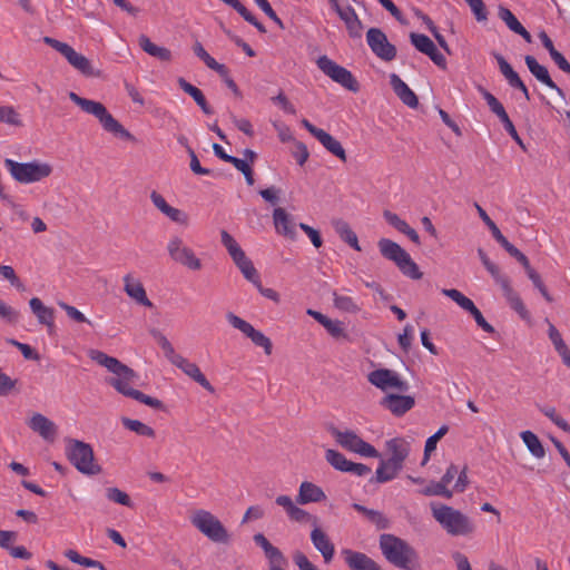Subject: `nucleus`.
Returning <instances> with one entry per match:
<instances>
[{
  "instance_id": "1",
  "label": "nucleus",
  "mask_w": 570,
  "mask_h": 570,
  "mask_svg": "<svg viewBox=\"0 0 570 570\" xmlns=\"http://www.w3.org/2000/svg\"><path fill=\"white\" fill-rule=\"evenodd\" d=\"M89 357L115 375L108 377L106 382L118 393L126 397L134 399L151 409L165 410V405L160 400L146 395L145 393L134 389L132 385L138 379L137 373L126 364L121 363L118 358L109 356L98 350H90Z\"/></svg>"
},
{
  "instance_id": "2",
  "label": "nucleus",
  "mask_w": 570,
  "mask_h": 570,
  "mask_svg": "<svg viewBox=\"0 0 570 570\" xmlns=\"http://www.w3.org/2000/svg\"><path fill=\"white\" fill-rule=\"evenodd\" d=\"M380 549L384 558L394 567L403 570H416L417 553L405 540L390 533L380 537Z\"/></svg>"
},
{
  "instance_id": "3",
  "label": "nucleus",
  "mask_w": 570,
  "mask_h": 570,
  "mask_svg": "<svg viewBox=\"0 0 570 570\" xmlns=\"http://www.w3.org/2000/svg\"><path fill=\"white\" fill-rule=\"evenodd\" d=\"M69 98L82 111L96 117L105 131L126 140H131L134 138L132 135L107 110L104 104L82 98L73 91L69 92Z\"/></svg>"
},
{
  "instance_id": "4",
  "label": "nucleus",
  "mask_w": 570,
  "mask_h": 570,
  "mask_svg": "<svg viewBox=\"0 0 570 570\" xmlns=\"http://www.w3.org/2000/svg\"><path fill=\"white\" fill-rule=\"evenodd\" d=\"M432 515L453 537H469L474 533V522L463 512L445 504H431Z\"/></svg>"
},
{
  "instance_id": "5",
  "label": "nucleus",
  "mask_w": 570,
  "mask_h": 570,
  "mask_svg": "<svg viewBox=\"0 0 570 570\" xmlns=\"http://www.w3.org/2000/svg\"><path fill=\"white\" fill-rule=\"evenodd\" d=\"M377 246L381 255L384 258L392 261L403 275L412 279L422 278L423 274L420 272L417 264L397 243L389 238H381L377 243Z\"/></svg>"
},
{
  "instance_id": "6",
  "label": "nucleus",
  "mask_w": 570,
  "mask_h": 570,
  "mask_svg": "<svg viewBox=\"0 0 570 570\" xmlns=\"http://www.w3.org/2000/svg\"><path fill=\"white\" fill-rule=\"evenodd\" d=\"M66 454L79 472L87 475H96L101 472V466L95 462L94 450L89 443L68 439Z\"/></svg>"
},
{
  "instance_id": "7",
  "label": "nucleus",
  "mask_w": 570,
  "mask_h": 570,
  "mask_svg": "<svg viewBox=\"0 0 570 570\" xmlns=\"http://www.w3.org/2000/svg\"><path fill=\"white\" fill-rule=\"evenodd\" d=\"M190 523L213 542L227 544L230 541V535L225 525L207 510L194 511L190 515Z\"/></svg>"
},
{
  "instance_id": "8",
  "label": "nucleus",
  "mask_w": 570,
  "mask_h": 570,
  "mask_svg": "<svg viewBox=\"0 0 570 570\" xmlns=\"http://www.w3.org/2000/svg\"><path fill=\"white\" fill-rule=\"evenodd\" d=\"M4 165L11 176L21 184L40 181L52 173V167L47 163H18L12 159H6Z\"/></svg>"
},
{
  "instance_id": "9",
  "label": "nucleus",
  "mask_w": 570,
  "mask_h": 570,
  "mask_svg": "<svg viewBox=\"0 0 570 570\" xmlns=\"http://www.w3.org/2000/svg\"><path fill=\"white\" fill-rule=\"evenodd\" d=\"M485 269L491 274L494 282L501 287L503 296L509 303L510 307L527 322L531 321L530 312L527 309L520 295L512 288L510 278L500 273V268L494 264L490 263Z\"/></svg>"
},
{
  "instance_id": "10",
  "label": "nucleus",
  "mask_w": 570,
  "mask_h": 570,
  "mask_svg": "<svg viewBox=\"0 0 570 570\" xmlns=\"http://www.w3.org/2000/svg\"><path fill=\"white\" fill-rule=\"evenodd\" d=\"M327 431L335 439V441L345 450L361 454L366 458H381L379 451L373 445L362 440L355 432H342L333 424L328 425Z\"/></svg>"
},
{
  "instance_id": "11",
  "label": "nucleus",
  "mask_w": 570,
  "mask_h": 570,
  "mask_svg": "<svg viewBox=\"0 0 570 570\" xmlns=\"http://www.w3.org/2000/svg\"><path fill=\"white\" fill-rule=\"evenodd\" d=\"M317 67L333 81L340 83L345 89L357 92L360 90V83L353 73L345 67L337 65L335 61L330 59L327 56H321L317 61Z\"/></svg>"
},
{
  "instance_id": "12",
  "label": "nucleus",
  "mask_w": 570,
  "mask_h": 570,
  "mask_svg": "<svg viewBox=\"0 0 570 570\" xmlns=\"http://www.w3.org/2000/svg\"><path fill=\"white\" fill-rule=\"evenodd\" d=\"M167 252L173 262L190 271H199L202 268L200 259L196 257L194 250L179 236H173L168 240Z\"/></svg>"
},
{
  "instance_id": "13",
  "label": "nucleus",
  "mask_w": 570,
  "mask_h": 570,
  "mask_svg": "<svg viewBox=\"0 0 570 570\" xmlns=\"http://www.w3.org/2000/svg\"><path fill=\"white\" fill-rule=\"evenodd\" d=\"M228 323L236 330L240 331L245 336L250 338L253 344L264 350L266 355L273 352L272 341L261 331L255 330L250 323L229 312L226 314Z\"/></svg>"
},
{
  "instance_id": "14",
  "label": "nucleus",
  "mask_w": 570,
  "mask_h": 570,
  "mask_svg": "<svg viewBox=\"0 0 570 570\" xmlns=\"http://www.w3.org/2000/svg\"><path fill=\"white\" fill-rule=\"evenodd\" d=\"M366 42L372 52L383 61H392L396 57V47L392 45L380 28H370L366 32Z\"/></svg>"
},
{
  "instance_id": "15",
  "label": "nucleus",
  "mask_w": 570,
  "mask_h": 570,
  "mask_svg": "<svg viewBox=\"0 0 570 570\" xmlns=\"http://www.w3.org/2000/svg\"><path fill=\"white\" fill-rule=\"evenodd\" d=\"M301 124L314 138H316L320 141V144L328 153H331L332 155H334L344 163L347 160L345 149L336 138L326 132L324 129L317 128L305 118L302 119Z\"/></svg>"
},
{
  "instance_id": "16",
  "label": "nucleus",
  "mask_w": 570,
  "mask_h": 570,
  "mask_svg": "<svg viewBox=\"0 0 570 570\" xmlns=\"http://www.w3.org/2000/svg\"><path fill=\"white\" fill-rule=\"evenodd\" d=\"M332 9L338 14L340 19L344 22L346 31L352 39H361L364 26L360 20L354 8L351 6H341L338 0H328Z\"/></svg>"
},
{
  "instance_id": "17",
  "label": "nucleus",
  "mask_w": 570,
  "mask_h": 570,
  "mask_svg": "<svg viewBox=\"0 0 570 570\" xmlns=\"http://www.w3.org/2000/svg\"><path fill=\"white\" fill-rule=\"evenodd\" d=\"M367 379L371 384L381 389L382 391H385L389 387H395L400 392H406L409 390L407 382L401 380L399 375L392 370L380 368L372 371Z\"/></svg>"
},
{
  "instance_id": "18",
  "label": "nucleus",
  "mask_w": 570,
  "mask_h": 570,
  "mask_svg": "<svg viewBox=\"0 0 570 570\" xmlns=\"http://www.w3.org/2000/svg\"><path fill=\"white\" fill-rule=\"evenodd\" d=\"M380 404L395 416H402L415 405V400L410 395L387 394Z\"/></svg>"
},
{
  "instance_id": "19",
  "label": "nucleus",
  "mask_w": 570,
  "mask_h": 570,
  "mask_svg": "<svg viewBox=\"0 0 570 570\" xmlns=\"http://www.w3.org/2000/svg\"><path fill=\"white\" fill-rule=\"evenodd\" d=\"M122 281L124 291L131 299L145 307H154L153 302L147 297L146 289L139 279L134 278L131 274H126Z\"/></svg>"
},
{
  "instance_id": "20",
  "label": "nucleus",
  "mask_w": 570,
  "mask_h": 570,
  "mask_svg": "<svg viewBox=\"0 0 570 570\" xmlns=\"http://www.w3.org/2000/svg\"><path fill=\"white\" fill-rule=\"evenodd\" d=\"M311 541L314 548L322 554L324 562L330 563L334 558L335 547L328 535L318 525L312 530Z\"/></svg>"
},
{
  "instance_id": "21",
  "label": "nucleus",
  "mask_w": 570,
  "mask_h": 570,
  "mask_svg": "<svg viewBox=\"0 0 570 570\" xmlns=\"http://www.w3.org/2000/svg\"><path fill=\"white\" fill-rule=\"evenodd\" d=\"M524 62L529 69V71L543 85L549 87L552 90H556L559 96L564 98L563 90L558 87V85L551 79L548 69L540 65L533 56H525Z\"/></svg>"
},
{
  "instance_id": "22",
  "label": "nucleus",
  "mask_w": 570,
  "mask_h": 570,
  "mask_svg": "<svg viewBox=\"0 0 570 570\" xmlns=\"http://www.w3.org/2000/svg\"><path fill=\"white\" fill-rule=\"evenodd\" d=\"M343 554L351 570H382L376 561L363 552L346 549L343 551Z\"/></svg>"
},
{
  "instance_id": "23",
  "label": "nucleus",
  "mask_w": 570,
  "mask_h": 570,
  "mask_svg": "<svg viewBox=\"0 0 570 570\" xmlns=\"http://www.w3.org/2000/svg\"><path fill=\"white\" fill-rule=\"evenodd\" d=\"M253 540L264 551L265 557L268 559L269 568L286 564L287 560L283 552L274 547L263 533L254 534Z\"/></svg>"
},
{
  "instance_id": "24",
  "label": "nucleus",
  "mask_w": 570,
  "mask_h": 570,
  "mask_svg": "<svg viewBox=\"0 0 570 570\" xmlns=\"http://www.w3.org/2000/svg\"><path fill=\"white\" fill-rule=\"evenodd\" d=\"M495 59L499 65L500 71L507 79L508 83L512 88L520 90L523 94L524 98L527 100H530V94L527 86L519 77V75L513 70L511 65L501 55H495Z\"/></svg>"
},
{
  "instance_id": "25",
  "label": "nucleus",
  "mask_w": 570,
  "mask_h": 570,
  "mask_svg": "<svg viewBox=\"0 0 570 570\" xmlns=\"http://www.w3.org/2000/svg\"><path fill=\"white\" fill-rule=\"evenodd\" d=\"M390 456L386 459L403 468L404 461L410 454V443L403 438H394L385 443Z\"/></svg>"
},
{
  "instance_id": "26",
  "label": "nucleus",
  "mask_w": 570,
  "mask_h": 570,
  "mask_svg": "<svg viewBox=\"0 0 570 570\" xmlns=\"http://www.w3.org/2000/svg\"><path fill=\"white\" fill-rule=\"evenodd\" d=\"M390 83L395 95L404 105L411 108L417 107L419 100L416 95L396 73L390 75Z\"/></svg>"
},
{
  "instance_id": "27",
  "label": "nucleus",
  "mask_w": 570,
  "mask_h": 570,
  "mask_svg": "<svg viewBox=\"0 0 570 570\" xmlns=\"http://www.w3.org/2000/svg\"><path fill=\"white\" fill-rule=\"evenodd\" d=\"M150 199L154 206L166 215L170 220L178 224H187V215L178 208L167 204L166 199L156 190L150 194Z\"/></svg>"
},
{
  "instance_id": "28",
  "label": "nucleus",
  "mask_w": 570,
  "mask_h": 570,
  "mask_svg": "<svg viewBox=\"0 0 570 570\" xmlns=\"http://www.w3.org/2000/svg\"><path fill=\"white\" fill-rule=\"evenodd\" d=\"M29 428L47 441H53L57 434L56 424L40 413L31 416Z\"/></svg>"
},
{
  "instance_id": "29",
  "label": "nucleus",
  "mask_w": 570,
  "mask_h": 570,
  "mask_svg": "<svg viewBox=\"0 0 570 570\" xmlns=\"http://www.w3.org/2000/svg\"><path fill=\"white\" fill-rule=\"evenodd\" d=\"M65 58L68 62L77 69L80 73L86 77H99L100 71L96 70L91 65L90 60L86 58L83 55L77 52L72 47L65 55Z\"/></svg>"
},
{
  "instance_id": "30",
  "label": "nucleus",
  "mask_w": 570,
  "mask_h": 570,
  "mask_svg": "<svg viewBox=\"0 0 570 570\" xmlns=\"http://www.w3.org/2000/svg\"><path fill=\"white\" fill-rule=\"evenodd\" d=\"M326 499L324 491L316 484L304 481L299 485L296 502L298 504L316 503Z\"/></svg>"
},
{
  "instance_id": "31",
  "label": "nucleus",
  "mask_w": 570,
  "mask_h": 570,
  "mask_svg": "<svg viewBox=\"0 0 570 570\" xmlns=\"http://www.w3.org/2000/svg\"><path fill=\"white\" fill-rule=\"evenodd\" d=\"M29 306L36 315L38 322L48 327L49 333L55 328V312L51 307L43 305L40 298L32 297L29 301Z\"/></svg>"
},
{
  "instance_id": "32",
  "label": "nucleus",
  "mask_w": 570,
  "mask_h": 570,
  "mask_svg": "<svg viewBox=\"0 0 570 570\" xmlns=\"http://www.w3.org/2000/svg\"><path fill=\"white\" fill-rule=\"evenodd\" d=\"M402 466L386 459H381L375 475L370 479V483H386L394 480L402 471Z\"/></svg>"
},
{
  "instance_id": "33",
  "label": "nucleus",
  "mask_w": 570,
  "mask_h": 570,
  "mask_svg": "<svg viewBox=\"0 0 570 570\" xmlns=\"http://www.w3.org/2000/svg\"><path fill=\"white\" fill-rule=\"evenodd\" d=\"M181 370L187 376L198 383L202 387H204L209 393H215V387L210 384V382L206 379V376L202 373L200 368L196 363L188 361L184 357L180 363L176 366Z\"/></svg>"
},
{
  "instance_id": "34",
  "label": "nucleus",
  "mask_w": 570,
  "mask_h": 570,
  "mask_svg": "<svg viewBox=\"0 0 570 570\" xmlns=\"http://www.w3.org/2000/svg\"><path fill=\"white\" fill-rule=\"evenodd\" d=\"M274 225L276 232L283 236L294 239L296 236L295 226L292 223L291 216L282 207H277L273 212Z\"/></svg>"
},
{
  "instance_id": "35",
  "label": "nucleus",
  "mask_w": 570,
  "mask_h": 570,
  "mask_svg": "<svg viewBox=\"0 0 570 570\" xmlns=\"http://www.w3.org/2000/svg\"><path fill=\"white\" fill-rule=\"evenodd\" d=\"M178 86L184 92L189 95L195 100V102L199 106V108L202 109V111L205 115L214 114L213 108L208 105V102L200 89L193 86L185 78H181V77L178 78Z\"/></svg>"
},
{
  "instance_id": "36",
  "label": "nucleus",
  "mask_w": 570,
  "mask_h": 570,
  "mask_svg": "<svg viewBox=\"0 0 570 570\" xmlns=\"http://www.w3.org/2000/svg\"><path fill=\"white\" fill-rule=\"evenodd\" d=\"M138 43L146 53L160 61L168 62L173 58L171 51L169 49L157 46L146 35H141L139 37Z\"/></svg>"
},
{
  "instance_id": "37",
  "label": "nucleus",
  "mask_w": 570,
  "mask_h": 570,
  "mask_svg": "<svg viewBox=\"0 0 570 570\" xmlns=\"http://www.w3.org/2000/svg\"><path fill=\"white\" fill-rule=\"evenodd\" d=\"M334 229L338 234L340 238L348 244L352 248L360 252L361 247L358 245L357 235L352 230L348 223L343 219H338L334 222Z\"/></svg>"
},
{
  "instance_id": "38",
  "label": "nucleus",
  "mask_w": 570,
  "mask_h": 570,
  "mask_svg": "<svg viewBox=\"0 0 570 570\" xmlns=\"http://www.w3.org/2000/svg\"><path fill=\"white\" fill-rule=\"evenodd\" d=\"M529 452L537 459H542L546 455V450L539 438L531 431H523L520 434Z\"/></svg>"
},
{
  "instance_id": "39",
  "label": "nucleus",
  "mask_w": 570,
  "mask_h": 570,
  "mask_svg": "<svg viewBox=\"0 0 570 570\" xmlns=\"http://www.w3.org/2000/svg\"><path fill=\"white\" fill-rule=\"evenodd\" d=\"M194 53L204 61V63L217 73H224L225 65L217 62L203 47L200 42H195L193 46Z\"/></svg>"
},
{
  "instance_id": "40",
  "label": "nucleus",
  "mask_w": 570,
  "mask_h": 570,
  "mask_svg": "<svg viewBox=\"0 0 570 570\" xmlns=\"http://www.w3.org/2000/svg\"><path fill=\"white\" fill-rule=\"evenodd\" d=\"M233 262L248 282L253 283L259 276L253 262L246 256L245 253L240 257H235Z\"/></svg>"
},
{
  "instance_id": "41",
  "label": "nucleus",
  "mask_w": 570,
  "mask_h": 570,
  "mask_svg": "<svg viewBox=\"0 0 570 570\" xmlns=\"http://www.w3.org/2000/svg\"><path fill=\"white\" fill-rule=\"evenodd\" d=\"M121 423L126 429L137 433L138 435L147 436V438H155V435H156L155 430L153 428L140 422L139 420H134V419L124 416V417H121Z\"/></svg>"
},
{
  "instance_id": "42",
  "label": "nucleus",
  "mask_w": 570,
  "mask_h": 570,
  "mask_svg": "<svg viewBox=\"0 0 570 570\" xmlns=\"http://www.w3.org/2000/svg\"><path fill=\"white\" fill-rule=\"evenodd\" d=\"M442 294L455 302L461 308L471 313L476 306L474 303L455 288H443Z\"/></svg>"
},
{
  "instance_id": "43",
  "label": "nucleus",
  "mask_w": 570,
  "mask_h": 570,
  "mask_svg": "<svg viewBox=\"0 0 570 570\" xmlns=\"http://www.w3.org/2000/svg\"><path fill=\"white\" fill-rule=\"evenodd\" d=\"M479 92L482 95L483 99L487 101L490 110L499 118L502 119L508 114L503 107V105L485 88L482 86L478 87Z\"/></svg>"
},
{
  "instance_id": "44",
  "label": "nucleus",
  "mask_w": 570,
  "mask_h": 570,
  "mask_svg": "<svg viewBox=\"0 0 570 570\" xmlns=\"http://www.w3.org/2000/svg\"><path fill=\"white\" fill-rule=\"evenodd\" d=\"M325 459L334 469L342 472H346V468L351 462L344 454L333 449H328L325 452Z\"/></svg>"
},
{
  "instance_id": "45",
  "label": "nucleus",
  "mask_w": 570,
  "mask_h": 570,
  "mask_svg": "<svg viewBox=\"0 0 570 570\" xmlns=\"http://www.w3.org/2000/svg\"><path fill=\"white\" fill-rule=\"evenodd\" d=\"M475 208L478 210V214L480 216V218L484 222V224L489 227V229L491 230L492 233V236L493 238L500 244L502 245L504 243V240H507V238L503 236V234L501 233V230L498 228V226L495 225V223L489 217V215L487 214V212L479 205L475 203Z\"/></svg>"
},
{
  "instance_id": "46",
  "label": "nucleus",
  "mask_w": 570,
  "mask_h": 570,
  "mask_svg": "<svg viewBox=\"0 0 570 570\" xmlns=\"http://www.w3.org/2000/svg\"><path fill=\"white\" fill-rule=\"evenodd\" d=\"M449 431L448 425H442L432 436H430L424 446V458L422 461V464H425L429 459L430 454L436 449L438 441L443 438Z\"/></svg>"
},
{
  "instance_id": "47",
  "label": "nucleus",
  "mask_w": 570,
  "mask_h": 570,
  "mask_svg": "<svg viewBox=\"0 0 570 570\" xmlns=\"http://www.w3.org/2000/svg\"><path fill=\"white\" fill-rule=\"evenodd\" d=\"M333 297L334 306L340 311L346 313H357L360 311V307L352 297L338 295L336 292L333 293Z\"/></svg>"
},
{
  "instance_id": "48",
  "label": "nucleus",
  "mask_w": 570,
  "mask_h": 570,
  "mask_svg": "<svg viewBox=\"0 0 570 570\" xmlns=\"http://www.w3.org/2000/svg\"><path fill=\"white\" fill-rule=\"evenodd\" d=\"M421 494L425 497H444L446 499H451L453 495V491L449 490L441 481L439 482H431L430 485L425 487L424 489L419 491Z\"/></svg>"
},
{
  "instance_id": "49",
  "label": "nucleus",
  "mask_w": 570,
  "mask_h": 570,
  "mask_svg": "<svg viewBox=\"0 0 570 570\" xmlns=\"http://www.w3.org/2000/svg\"><path fill=\"white\" fill-rule=\"evenodd\" d=\"M106 497L109 501H112L115 503L125 505V507H132V501L130 497L124 492L122 490L111 487L106 489Z\"/></svg>"
},
{
  "instance_id": "50",
  "label": "nucleus",
  "mask_w": 570,
  "mask_h": 570,
  "mask_svg": "<svg viewBox=\"0 0 570 570\" xmlns=\"http://www.w3.org/2000/svg\"><path fill=\"white\" fill-rule=\"evenodd\" d=\"M288 518L293 521L301 523H311L315 527L318 525V518L308 513L307 511L298 508L297 505L291 511Z\"/></svg>"
},
{
  "instance_id": "51",
  "label": "nucleus",
  "mask_w": 570,
  "mask_h": 570,
  "mask_svg": "<svg viewBox=\"0 0 570 570\" xmlns=\"http://www.w3.org/2000/svg\"><path fill=\"white\" fill-rule=\"evenodd\" d=\"M0 121L12 126L22 125L20 115L11 106H0Z\"/></svg>"
},
{
  "instance_id": "52",
  "label": "nucleus",
  "mask_w": 570,
  "mask_h": 570,
  "mask_svg": "<svg viewBox=\"0 0 570 570\" xmlns=\"http://www.w3.org/2000/svg\"><path fill=\"white\" fill-rule=\"evenodd\" d=\"M58 306L63 309L67 314V316L76 322V323H87L88 325L92 326V323L90 320H88L79 309H77L75 306L67 304L66 302H58Z\"/></svg>"
},
{
  "instance_id": "53",
  "label": "nucleus",
  "mask_w": 570,
  "mask_h": 570,
  "mask_svg": "<svg viewBox=\"0 0 570 570\" xmlns=\"http://www.w3.org/2000/svg\"><path fill=\"white\" fill-rule=\"evenodd\" d=\"M501 246L524 267L525 273L532 268L528 257L508 239Z\"/></svg>"
},
{
  "instance_id": "54",
  "label": "nucleus",
  "mask_w": 570,
  "mask_h": 570,
  "mask_svg": "<svg viewBox=\"0 0 570 570\" xmlns=\"http://www.w3.org/2000/svg\"><path fill=\"white\" fill-rule=\"evenodd\" d=\"M527 275L531 279V282L533 283L534 287L538 288V291L544 297V299L548 303H552L553 298L550 295V293L548 292L544 283L542 282V278H541L540 274L537 271H534L533 268H531L530 271L527 272Z\"/></svg>"
},
{
  "instance_id": "55",
  "label": "nucleus",
  "mask_w": 570,
  "mask_h": 570,
  "mask_svg": "<svg viewBox=\"0 0 570 570\" xmlns=\"http://www.w3.org/2000/svg\"><path fill=\"white\" fill-rule=\"evenodd\" d=\"M411 43L422 53L425 55V52L431 49V47L434 45V42L425 35L423 33H415L412 32L410 35Z\"/></svg>"
},
{
  "instance_id": "56",
  "label": "nucleus",
  "mask_w": 570,
  "mask_h": 570,
  "mask_svg": "<svg viewBox=\"0 0 570 570\" xmlns=\"http://www.w3.org/2000/svg\"><path fill=\"white\" fill-rule=\"evenodd\" d=\"M498 16L499 18L504 21V23L507 24V27L511 30V31H515L520 26V21L517 19V17L511 12L510 9L503 7V6H500L499 7V11H498Z\"/></svg>"
},
{
  "instance_id": "57",
  "label": "nucleus",
  "mask_w": 570,
  "mask_h": 570,
  "mask_svg": "<svg viewBox=\"0 0 570 570\" xmlns=\"http://www.w3.org/2000/svg\"><path fill=\"white\" fill-rule=\"evenodd\" d=\"M365 518L375 524L379 530H385L390 527L389 519L377 510L370 509Z\"/></svg>"
},
{
  "instance_id": "58",
  "label": "nucleus",
  "mask_w": 570,
  "mask_h": 570,
  "mask_svg": "<svg viewBox=\"0 0 570 570\" xmlns=\"http://www.w3.org/2000/svg\"><path fill=\"white\" fill-rule=\"evenodd\" d=\"M0 275L8 279L12 286L18 289H24L23 284L20 278L17 276L14 269L9 265H0Z\"/></svg>"
},
{
  "instance_id": "59",
  "label": "nucleus",
  "mask_w": 570,
  "mask_h": 570,
  "mask_svg": "<svg viewBox=\"0 0 570 570\" xmlns=\"http://www.w3.org/2000/svg\"><path fill=\"white\" fill-rule=\"evenodd\" d=\"M478 21L488 19V11L483 0H471L466 2Z\"/></svg>"
},
{
  "instance_id": "60",
  "label": "nucleus",
  "mask_w": 570,
  "mask_h": 570,
  "mask_svg": "<svg viewBox=\"0 0 570 570\" xmlns=\"http://www.w3.org/2000/svg\"><path fill=\"white\" fill-rule=\"evenodd\" d=\"M323 326L334 338L347 336L345 333L343 323L341 321H333V320L328 318L327 322Z\"/></svg>"
},
{
  "instance_id": "61",
  "label": "nucleus",
  "mask_w": 570,
  "mask_h": 570,
  "mask_svg": "<svg viewBox=\"0 0 570 570\" xmlns=\"http://www.w3.org/2000/svg\"><path fill=\"white\" fill-rule=\"evenodd\" d=\"M256 4L264 11V13L272 19L281 29H284L283 21L278 18L272 6L267 0H255Z\"/></svg>"
},
{
  "instance_id": "62",
  "label": "nucleus",
  "mask_w": 570,
  "mask_h": 570,
  "mask_svg": "<svg viewBox=\"0 0 570 570\" xmlns=\"http://www.w3.org/2000/svg\"><path fill=\"white\" fill-rule=\"evenodd\" d=\"M383 216L385 220L400 233H402L409 226V224L401 219L399 215L390 210H384Z\"/></svg>"
},
{
  "instance_id": "63",
  "label": "nucleus",
  "mask_w": 570,
  "mask_h": 570,
  "mask_svg": "<svg viewBox=\"0 0 570 570\" xmlns=\"http://www.w3.org/2000/svg\"><path fill=\"white\" fill-rule=\"evenodd\" d=\"M500 121L502 122L504 129L507 130V132L511 136V138L522 148V149H525V146L522 141V139L520 138L513 122L511 121V119L509 118V115H507L505 117H503L502 119H500Z\"/></svg>"
},
{
  "instance_id": "64",
  "label": "nucleus",
  "mask_w": 570,
  "mask_h": 570,
  "mask_svg": "<svg viewBox=\"0 0 570 570\" xmlns=\"http://www.w3.org/2000/svg\"><path fill=\"white\" fill-rule=\"evenodd\" d=\"M293 560L299 570H318L308 558L301 551H296L293 556Z\"/></svg>"
}]
</instances>
